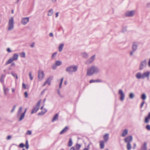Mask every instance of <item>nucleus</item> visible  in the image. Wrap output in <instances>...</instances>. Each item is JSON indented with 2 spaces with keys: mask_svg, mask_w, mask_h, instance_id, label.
<instances>
[{
  "mask_svg": "<svg viewBox=\"0 0 150 150\" xmlns=\"http://www.w3.org/2000/svg\"><path fill=\"white\" fill-rule=\"evenodd\" d=\"M136 144L135 143H134V146H133V147L132 148L133 149H135V148H136Z\"/></svg>",
  "mask_w": 150,
  "mask_h": 150,
  "instance_id": "obj_58",
  "label": "nucleus"
},
{
  "mask_svg": "<svg viewBox=\"0 0 150 150\" xmlns=\"http://www.w3.org/2000/svg\"><path fill=\"white\" fill-rule=\"evenodd\" d=\"M3 89L4 91V95L6 96L7 94V92L9 91V89L8 88L6 87L4 85L3 86Z\"/></svg>",
  "mask_w": 150,
  "mask_h": 150,
  "instance_id": "obj_18",
  "label": "nucleus"
},
{
  "mask_svg": "<svg viewBox=\"0 0 150 150\" xmlns=\"http://www.w3.org/2000/svg\"><path fill=\"white\" fill-rule=\"evenodd\" d=\"M149 119H150V112L149 113L147 117L145 118V122L146 123H148L149 122Z\"/></svg>",
  "mask_w": 150,
  "mask_h": 150,
  "instance_id": "obj_22",
  "label": "nucleus"
},
{
  "mask_svg": "<svg viewBox=\"0 0 150 150\" xmlns=\"http://www.w3.org/2000/svg\"><path fill=\"white\" fill-rule=\"evenodd\" d=\"M95 59L96 55H94L86 61L85 63L86 65H89L91 64L94 62Z\"/></svg>",
  "mask_w": 150,
  "mask_h": 150,
  "instance_id": "obj_8",
  "label": "nucleus"
},
{
  "mask_svg": "<svg viewBox=\"0 0 150 150\" xmlns=\"http://www.w3.org/2000/svg\"><path fill=\"white\" fill-rule=\"evenodd\" d=\"M57 66L55 64H54L52 65V68L53 69L55 70L57 68Z\"/></svg>",
  "mask_w": 150,
  "mask_h": 150,
  "instance_id": "obj_42",
  "label": "nucleus"
},
{
  "mask_svg": "<svg viewBox=\"0 0 150 150\" xmlns=\"http://www.w3.org/2000/svg\"><path fill=\"white\" fill-rule=\"evenodd\" d=\"M81 145L80 144H76L75 145V148L76 150H79L81 148Z\"/></svg>",
  "mask_w": 150,
  "mask_h": 150,
  "instance_id": "obj_32",
  "label": "nucleus"
},
{
  "mask_svg": "<svg viewBox=\"0 0 150 150\" xmlns=\"http://www.w3.org/2000/svg\"><path fill=\"white\" fill-rule=\"evenodd\" d=\"M12 92L13 93H14L15 91V89L14 88H11Z\"/></svg>",
  "mask_w": 150,
  "mask_h": 150,
  "instance_id": "obj_63",
  "label": "nucleus"
},
{
  "mask_svg": "<svg viewBox=\"0 0 150 150\" xmlns=\"http://www.w3.org/2000/svg\"><path fill=\"white\" fill-rule=\"evenodd\" d=\"M16 105H14L13 106V108L12 110L11 111V113H13L14 112V110H15V108L16 107Z\"/></svg>",
  "mask_w": 150,
  "mask_h": 150,
  "instance_id": "obj_44",
  "label": "nucleus"
},
{
  "mask_svg": "<svg viewBox=\"0 0 150 150\" xmlns=\"http://www.w3.org/2000/svg\"><path fill=\"white\" fill-rule=\"evenodd\" d=\"M96 81V82H101V80L100 79H97L96 80H95Z\"/></svg>",
  "mask_w": 150,
  "mask_h": 150,
  "instance_id": "obj_61",
  "label": "nucleus"
},
{
  "mask_svg": "<svg viewBox=\"0 0 150 150\" xmlns=\"http://www.w3.org/2000/svg\"><path fill=\"white\" fill-rule=\"evenodd\" d=\"M57 93L59 95V96L61 97H62L61 95V94H60V91L59 90H57Z\"/></svg>",
  "mask_w": 150,
  "mask_h": 150,
  "instance_id": "obj_55",
  "label": "nucleus"
},
{
  "mask_svg": "<svg viewBox=\"0 0 150 150\" xmlns=\"http://www.w3.org/2000/svg\"><path fill=\"white\" fill-rule=\"evenodd\" d=\"M150 74V72L149 71H147L145 72H144L142 74V79H144L145 78H147L148 79L149 77Z\"/></svg>",
  "mask_w": 150,
  "mask_h": 150,
  "instance_id": "obj_13",
  "label": "nucleus"
},
{
  "mask_svg": "<svg viewBox=\"0 0 150 150\" xmlns=\"http://www.w3.org/2000/svg\"><path fill=\"white\" fill-rule=\"evenodd\" d=\"M22 88L23 89H28L29 86L28 85H26L24 83H22Z\"/></svg>",
  "mask_w": 150,
  "mask_h": 150,
  "instance_id": "obj_29",
  "label": "nucleus"
},
{
  "mask_svg": "<svg viewBox=\"0 0 150 150\" xmlns=\"http://www.w3.org/2000/svg\"><path fill=\"white\" fill-rule=\"evenodd\" d=\"M11 138V137L10 136H8L7 137V140H9Z\"/></svg>",
  "mask_w": 150,
  "mask_h": 150,
  "instance_id": "obj_57",
  "label": "nucleus"
},
{
  "mask_svg": "<svg viewBox=\"0 0 150 150\" xmlns=\"http://www.w3.org/2000/svg\"><path fill=\"white\" fill-rule=\"evenodd\" d=\"M135 12V11L134 10L128 11L125 13V14L126 16L128 17H132L134 15Z\"/></svg>",
  "mask_w": 150,
  "mask_h": 150,
  "instance_id": "obj_9",
  "label": "nucleus"
},
{
  "mask_svg": "<svg viewBox=\"0 0 150 150\" xmlns=\"http://www.w3.org/2000/svg\"><path fill=\"white\" fill-rule=\"evenodd\" d=\"M148 65L149 67H150V59H149L148 62Z\"/></svg>",
  "mask_w": 150,
  "mask_h": 150,
  "instance_id": "obj_64",
  "label": "nucleus"
},
{
  "mask_svg": "<svg viewBox=\"0 0 150 150\" xmlns=\"http://www.w3.org/2000/svg\"><path fill=\"white\" fill-rule=\"evenodd\" d=\"M72 144L73 143L72 141V139H71L70 138L69 139V141L68 144V146L69 147L71 146L72 145Z\"/></svg>",
  "mask_w": 150,
  "mask_h": 150,
  "instance_id": "obj_36",
  "label": "nucleus"
},
{
  "mask_svg": "<svg viewBox=\"0 0 150 150\" xmlns=\"http://www.w3.org/2000/svg\"><path fill=\"white\" fill-rule=\"evenodd\" d=\"M31 131L30 130H28L26 132V134L28 135H30L31 134Z\"/></svg>",
  "mask_w": 150,
  "mask_h": 150,
  "instance_id": "obj_46",
  "label": "nucleus"
},
{
  "mask_svg": "<svg viewBox=\"0 0 150 150\" xmlns=\"http://www.w3.org/2000/svg\"><path fill=\"white\" fill-rule=\"evenodd\" d=\"M70 150H76V149H75V148L74 147H71Z\"/></svg>",
  "mask_w": 150,
  "mask_h": 150,
  "instance_id": "obj_60",
  "label": "nucleus"
},
{
  "mask_svg": "<svg viewBox=\"0 0 150 150\" xmlns=\"http://www.w3.org/2000/svg\"><path fill=\"white\" fill-rule=\"evenodd\" d=\"M126 148L127 150H131L132 148L131 143H126Z\"/></svg>",
  "mask_w": 150,
  "mask_h": 150,
  "instance_id": "obj_21",
  "label": "nucleus"
},
{
  "mask_svg": "<svg viewBox=\"0 0 150 150\" xmlns=\"http://www.w3.org/2000/svg\"><path fill=\"white\" fill-rule=\"evenodd\" d=\"M22 107H20L18 110V115H19L20 113H21V112L22 111Z\"/></svg>",
  "mask_w": 150,
  "mask_h": 150,
  "instance_id": "obj_41",
  "label": "nucleus"
},
{
  "mask_svg": "<svg viewBox=\"0 0 150 150\" xmlns=\"http://www.w3.org/2000/svg\"><path fill=\"white\" fill-rule=\"evenodd\" d=\"M35 42H33L30 45L31 47H35Z\"/></svg>",
  "mask_w": 150,
  "mask_h": 150,
  "instance_id": "obj_53",
  "label": "nucleus"
},
{
  "mask_svg": "<svg viewBox=\"0 0 150 150\" xmlns=\"http://www.w3.org/2000/svg\"><path fill=\"white\" fill-rule=\"evenodd\" d=\"M62 64V62L59 61H56L55 63L57 66H59Z\"/></svg>",
  "mask_w": 150,
  "mask_h": 150,
  "instance_id": "obj_34",
  "label": "nucleus"
},
{
  "mask_svg": "<svg viewBox=\"0 0 150 150\" xmlns=\"http://www.w3.org/2000/svg\"><path fill=\"white\" fill-rule=\"evenodd\" d=\"M100 147L101 149H103L104 147V142L102 141L100 142Z\"/></svg>",
  "mask_w": 150,
  "mask_h": 150,
  "instance_id": "obj_25",
  "label": "nucleus"
},
{
  "mask_svg": "<svg viewBox=\"0 0 150 150\" xmlns=\"http://www.w3.org/2000/svg\"><path fill=\"white\" fill-rule=\"evenodd\" d=\"M64 45L63 43L60 44L59 47V52H61L62 51Z\"/></svg>",
  "mask_w": 150,
  "mask_h": 150,
  "instance_id": "obj_28",
  "label": "nucleus"
},
{
  "mask_svg": "<svg viewBox=\"0 0 150 150\" xmlns=\"http://www.w3.org/2000/svg\"><path fill=\"white\" fill-rule=\"evenodd\" d=\"M78 67L76 65H73L67 67L65 69L66 71L69 74H72L76 72L78 69Z\"/></svg>",
  "mask_w": 150,
  "mask_h": 150,
  "instance_id": "obj_2",
  "label": "nucleus"
},
{
  "mask_svg": "<svg viewBox=\"0 0 150 150\" xmlns=\"http://www.w3.org/2000/svg\"><path fill=\"white\" fill-rule=\"evenodd\" d=\"M100 71L99 67L95 65H93L88 69L87 75L88 76H92L94 74H97Z\"/></svg>",
  "mask_w": 150,
  "mask_h": 150,
  "instance_id": "obj_1",
  "label": "nucleus"
},
{
  "mask_svg": "<svg viewBox=\"0 0 150 150\" xmlns=\"http://www.w3.org/2000/svg\"><path fill=\"white\" fill-rule=\"evenodd\" d=\"M135 76L137 79H142V74L140 72L137 73L135 74Z\"/></svg>",
  "mask_w": 150,
  "mask_h": 150,
  "instance_id": "obj_15",
  "label": "nucleus"
},
{
  "mask_svg": "<svg viewBox=\"0 0 150 150\" xmlns=\"http://www.w3.org/2000/svg\"><path fill=\"white\" fill-rule=\"evenodd\" d=\"M145 103V102L144 101H143L142 102V103H141V105L140 106V108H142L143 106V105H144V104Z\"/></svg>",
  "mask_w": 150,
  "mask_h": 150,
  "instance_id": "obj_52",
  "label": "nucleus"
},
{
  "mask_svg": "<svg viewBox=\"0 0 150 150\" xmlns=\"http://www.w3.org/2000/svg\"><path fill=\"white\" fill-rule=\"evenodd\" d=\"M57 54V52H55V53H53L52 54V59H54V58L56 56Z\"/></svg>",
  "mask_w": 150,
  "mask_h": 150,
  "instance_id": "obj_43",
  "label": "nucleus"
},
{
  "mask_svg": "<svg viewBox=\"0 0 150 150\" xmlns=\"http://www.w3.org/2000/svg\"><path fill=\"white\" fill-rule=\"evenodd\" d=\"M41 102V100H39L38 103H37L36 105L33 107V110L31 112V114H33L39 110Z\"/></svg>",
  "mask_w": 150,
  "mask_h": 150,
  "instance_id": "obj_7",
  "label": "nucleus"
},
{
  "mask_svg": "<svg viewBox=\"0 0 150 150\" xmlns=\"http://www.w3.org/2000/svg\"><path fill=\"white\" fill-rule=\"evenodd\" d=\"M19 147L21 148H23L24 146V145L23 143H21L19 144Z\"/></svg>",
  "mask_w": 150,
  "mask_h": 150,
  "instance_id": "obj_50",
  "label": "nucleus"
},
{
  "mask_svg": "<svg viewBox=\"0 0 150 150\" xmlns=\"http://www.w3.org/2000/svg\"><path fill=\"white\" fill-rule=\"evenodd\" d=\"M146 128L148 130H150V125H147L146 127Z\"/></svg>",
  "mask_w": 150,
  "mask_h": 150,
  "instance_id": "obj_45",
  "label": "nucleus"
},
{
  "mask_svg": "<svg viewBox=\"0 0 150 150\" xmlns=\"http://www.w3.org/2000/svg\"><path fill=\"white\" fill-rule=\"evenodd\" d=\"M18 57V55L16 54H14L12 56V58H10L9 60L6 62V64L7 65L11 63L14 61L17 60Z\"/></svg>",
  "mask_w": 150,
  "mask_h": 150,
  "instance_id": "obj_4",
  "label": "nucleus"
},
{
  "mask_svg": "<svg viewBox=\"0 0 150 150\" xmlns=\"http://www.w3.org/2000/svg\"><path fill=\"white\" fill-rule=\"evenodd\" d=\"M133 140V137L132 136H129L125 137L124 139V142L126 143H130Z\"/></svg>",
  "mask_w": 150,
  "mask_h": 150,
  "instance_id": "obj_10",
  "label": "nucleus"
},
{
  "mask_svg": "<svg viewBox=\"0 0 150 150\" xmlns=\"http://www.w3.org/2000/svg\"><path fill=\"white\" fill-rule=\"evenodd\" d=\"M53 13V11L52 9L50 10L48 12L47 15L48 16H52Z\"/></svg>",
  "mask_w": 150,
  "mask_h": 150,
  "instance_id": "obj_30",
  "label": "nucleus"
},
{
  "mask_svg": "<svg viewBox=\"0 0 150 150\" xmlns=\"http://www.w3.org/2000/svg\"><path fill=\"white\" fill-rule=\"evenodd\" d=\"M146 143H144L142 146L140 150H146Z\"/></svg>",
  "mask_w": 150,
  "mask_h": 150,
  "instance_id": "obj_24",
  "label": "nucleus"
},
{
  "mask_svg": "<svg viewBox=\"0 0 150 150\" xmlns=\"http://www.w3.org/2000/svg\"><path fill=\"white\" fill-rule=\"evenodd\" d=\"M14 28V19L13 17H11L9 20L8 25V30H12Z\"/></svg>",
  "mask_w": 150,
  "mask_h": 150,
  "instance_id": "obj_3",
  "label": "nucleus"
},
{
  "mask_svg": "<svg viewBox=\"0 0 150 150\" xmlns=\"http://www.w3.org/2000/svg\"><path fill=\"white\" fill-rule=\"evenodd\" d=\"M20 57H21L25 58V52H22L20 54Z\"/></svg>",
  "mask_w": 150,
  "mask_h": 150,
  "instance_id": "obj_37",
  "label": "nucleus"
},
{
  "mask_svg": "<svg viewBox=\"0 0 150 150\" xmlns=\"http://www.w3.org/2000/svg\"><path fill=\"white\" fill-rule=\"evenodd\" d=\"M25 114H24V113H23L21 115L20 117V118L19 119V121H21L25 117Z\"/></svg>",
  "mask_w": 150,
  "mask_h": 150,
  "instance_id": "obj_35",
  "label": "nucleus"
},
{
  "mask_svg": "<svg viewBox=\"0 0 150 150\" xmlns=\"http://www.w3.org/2000/svg\"><path fill=\"white\" fill-rule=\"evenodd\" d=\"M11 74L14 77H15L16 79H18L17 75L16 74L13 73V72H11Z\"/></svg>",
  "mask_w": 150,
  "mask_h": 150,
  "instance_id": "obj_38",
  "label": "nucleus"
},
{
  "mask_svg": "<svg viewBox=\"0 0 150 150\" xmlns=\"http://www.w3.org/2000/svg\"><path fill=\"white\" fill-rule=\"evenodd\" d=\"M24 96L25 98H27L28 97V94L27 92H25L24 94Z\"/></svg>",
  "mask_w": 150,
  "mask_h": 150,
  "instance_id": "obj_48",
  "label": "nucleus"
},
{
  "mask_svg": "<svg viewBox=\"0 0 150 150\" xmlns=\"http://www.w3.org/2000/svg\"><path fill=\"white\" fill-rule=\"evenodd\" d=\"M29 21V18L25 17L22 18L21 20V23L23 25H26Z\"/></svg>",
  "mask_w": 150,
  "mask_h": 150,
  "instance_id": "obj_12",
  "label": "nucleus"
},
{
  "mask_svg": "<svg viewBox=\"0 0 150 150\" xmlns=\"http://www.w3.org/2000/svg\"><path fill=\"white\" fill-rule=\"evenodd\" d=\"M135 51H134L133 50L131 51L130 52V55L131 56H132L133 55V54L134 52Z\"/></svg>",
  "mask_w": 150,
  "mask_h": 150,
  "instance_id": "obj_49",
  "label": "nucleus"
},
{
  "mask_svg": "<svg viewBox=\"0 0 150 150\" xmlns=\"http://www.w3.org/2000/svg\"><path fill=\"white\" fill-rule=\"evenodd\" d=\"M49 36L50 37H52L53 36V34L52 33H50L49 34Z\"/></svg>",
  "mask_w": 150,
  "mask_h": 150,
  "instance_id": "obj_59",
  "label": "nucleus"
},
{
  "mask_svg": "<svg viewBox=\"0 0 150 150\" xmlns=\"http://www.w3.org/2000/svg\"><path fill=\"white\" fill-rule=\"evenodd\" d=\"M5 76L4 75H2L0 78V81L1 83H3L4 81V79Z\"/></svg>",
  "mask_w": 150,
  "mask_h": 150,
  "instance_id": "obj_31",
  "label": "nucleus"
},
{
  "mask_svg": "<svg viewBox=\"0 0 150 150\" xmlns=\"http://www.w3.org/2000/svg\"><path fill=\"white\" fill-rule=\"evenodd\" d=\"M94 82H96V81L93 79H91L89 81V83H90Z\"/></svg>",
  "mask_w": 150,
  "mask_h": 150,
  "instance_id": "obj_51",
  "label": "nucleus"
},
{
  "mask_svg": "<svg viewBox=\"0 0 150 150\" xmlns=\"http://www.w3.org/2000/svg\"><path fill=\"white\" fill-rule=\"evenodd\" d=\"M138 45L139 44L137 42H134L133 43L132 46V50L134 51H136L137 50Z\"/></svg>",
  "mask_w": 150,
  "mask_h": 150,
  "instance_id": "obj_14",
  "label": "nucleus"
},
{
  "mask_svg": "<svg viewBox=\"0 0 150 150\" xmlns=\"http://www.w3.org/2000/svg\"><path fill=\"white\" fill-rule=\"evenodd\" d=\"M128 132L127 129H125L124 130L121 134V136L122 137H125L128 134Z\"/></svg>",
  "mask_w": 150,
  "mask_h": 150,
  "instance_id": "obj_16",
  "label": "nucleus"
},
{
  "mask_svg": "<svg viewBox=\"0 0 150 150\" xmlns=\"http://www.w3.org/2000/svg\"><path fill=\"white\" fill-rule=\"evenodd\" d=\"M7 51L8 52H12L11 51L9 48H8L7 49Z\"/></svg>",
  "mask_w": 150,
  "mask_h": 150,
  "instance_id": "obj_56",
  "label": "nucleus"
},
{
  "mask_svg": "<svg viewBox=\"0 0 150 150\" xmlns=\"http://www.w3.org/2000/svg\"><path fill=\"white\" fill-rule=\"evenodd\" d=\"M44 71L42 70H39L38 72V77L39 81L42 80L45 78Z\"/></svg>",
  "mask_w": 150,
  "mask_h": 150,
  "instance_id": "obj_5",
  "label": "nucleus"
},
{
  "mask_svg": "<svg viewBox=\"0 0 150 150\" xmlns=\"http://www.w3.org/2000/svg\"><path fill=\"white\" fill-rule=\"evenodd\" d=\"M58 114H55L52 120V122H54L57 120L58 119Z\"/></svg>",
  "mask_w": 150,
  "mask_h": 150,
  "instance_id": "obj_26",
  "label": "nucleus"
},
{
  "mask_svg": "<svg viewBox=\"0 0 150 150\" xmlns=\"http://www.w3.org/2000/svg\"><path fill=\"white\" fill-rule=\"evenodd\" d=\"M118 94L120 95V100L122 101H123L125 99V95L123 91L121 89L119 90L118 91Z\"/></svg>",
  "mask_w": 150,
  "mask_h": 150,
  "instance_id": "obj_11",
  "label": "nucleus"
},
{
  "mask_svg": "<svg viewBox=\"0 0 150 150\" xmlns=\"http://www.w3.org/2000/svg\"><path fill=\"white\" fill-rule=\"evenodd\" d=\"M68 129V127H66L63 130L60 132V134H62L65 133Z\"/></svg>",
  "mask_w": 150,
  "mask_h": 150,
  "instance_id": "obj_20",
  "label": "nucleus"
},
{
  "mask_svg": "<svg viewBox=\"0 0 150 150\" xmlns=\"http://www.w3.org/2000/svg\"><path fill=\"white\" fill-rule=\"evenodd\" d=\"M103 139L105 141L107 142L109 139V134H105V135L103 136Z\"/></svg>",
  "mask_w": 150,
  "mask_h": 150,
  "instance_id": "obj_23",
  "label": "nucleus"
},
{
  "mask_svg": "<svg viewBox=\"0 0 150 150\" xmlns=\"http://www.w3.org/2000/svg\"><path fill=\"white\" fill-rule=\"evenodd\" d=\"M29 77H30V79L31 80H32L33 79V77L32 76L31 72H30L29 73Z\"/></svg>",
  "mask_w": 150,
  "mask_h": 150,
  "instance_id": "obj_47",
  "label": "nucleus"
},
{
  "mask_svg": "<svg viewBox=\"0 0 150 150\" xmlns=\"http://www.w3.org/2000/svg\"><path fill=\"white\" fill-rule=\"evenodd\" d=\"M53 79V76H51L49 77L45 82L46 84H48L49 85H50V82Z\"/></svg>",
  "mask_w": 150,
  "mask_h": 150,
  "instance_id": "obj_17",
  "label": "nucleus"
},
{
  "mask_svg": "<svg viewBox=\"0 0 150 150\" xmlns=\"http://www.w3.org/2000/svg\"><path fill=\"white\" fill-rule=\"evenodd\" d=\"M129 98L130 99H133L134 98V95L133 93H131L129 94Z\"/></svg>",
  "mask_w": 150,
  "mask_h": 150,
  "instance_id": "obj_39",
  "label": "nucleus"
},
{
  "mask_svg": "<svg viewBox=\"0 0 150 150\" xmlns=\"http://www.w3.org/2000/svg\"><path fill=\"white\" fill-rule=\"evenodd\" d=\"M141 98L143 100H145L146 98V96L144 93L142 94L141 96Z\"/></svg>",
  "mask_w": 150,
  "mask_h": 150,
  "instance_id": "obj_33",
  "label": "nucleus"
},
{
  "mask_svg": "<svg viewBox=\"0 0 150 150\" xmlns=\"http://www.w3.org/2000/svg\"><path fill=\"white\" fill-rule=\"evenodd\" d=\"M147 65V60L146 59L141 61L140 64L139 69L140 70H142Z\"/></svg>",
  "mask_w": 150,
  "mask_h": 150,
  "instance_id": "obj_6",
  "label": "nucleus"
},
{
  "mask_svg": "<svg viewBox=\"0 0 150 150\" xmlns=\"http://www.w3.org/2000/svg\"><path fill=\"white\" fill-rule=\"evenodd\" d=\"M47 110L45 108H44L42 110L41 112L38 113V115H43L47 112Z\"/></svg>",
  "mask_w": 150,
  "mask_h": 150,
  "instance_id": "obj_19",
  "label": "nucleus"
},
{
  "mask_svg": "<svg viewBox=\"0 0 150 150\" xmlns=\"http://www.w3.org/2000/svg\"><path fill=\"white\" fill-rule=\"evenodd\" d=\"M146 6L147 8L150 7V2L147 3L146 4Z\"/></svg>",
  "mask_w": 150,
  "mask_h": 150,
  "instance_id": "obj_54",
  "label": "nucleus"
},
{
  "mask_svg": "<svg viewBox=\"0 0 150 150\" xmlns=\"http://www.w3.org/2000/svg\"><path fill=\"white\" fill-rule=\"evenodd\" d=\"M11 63H12L11 65V66H15V63L14 62H12Z\"/></svg>",
  "mask_w": 150,
  "mask_h": 150,
  "instance_id": "obj_62",
  "label": "nucleus"
},
{
  "mask_svg": "<svg viewBox=\"0 0 150 150\" xmlns=\"http://www.w3.org/2000/svg\"><path fill=\"white\" fill-rule=\"evenodd\" d=\"M25 147L27 149H28L29 146V145L28 144V141L27 140H26V141Z\"/></svg>",
  "mask_w": 150,
  "mask_h": 150,
  "instance_id": "obj_40",
  "label": "nucleus"
},
{
  "mask_svg": "<svg viewBox=\"0 0 150 150\" xmlns=\"http://www.w3.org/2000/svg\"><path fill=\"white\" fill-rule=\"evenodd\" d=\"M81 55L85 59L87 58L88 57V54L86 52H83L82 53Z\"/></svg>",
  "mask_w": 150,
  "mask_h": 150,
  "instance_id": "obj_27",
  "label": "nucleus"
}]
</instances>
